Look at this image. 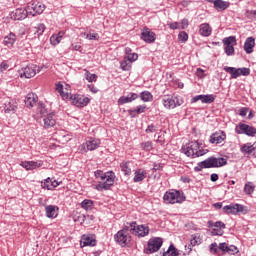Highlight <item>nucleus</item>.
Wrapping results in <instances>:
<instances>
[{"label":"nucleus","mask_w":256,"mask_h":256,"mask_svg":"<svg viewBox=\"0 0 256 256\" xmlns=\"http://www.w3.org/2000/svg\"><path fill=\"white\" fill-rule=\"evenodd\" d=\"M182 153L187 157L195 158V157H203V155L207 153V150L203 149V147L199 145V142L194 141V142H190L186 146H183Z\"/></svg>","instance_id":"f257e3e1"},{"label":"nucleus","mask_w":256,"mask_h":256,"mask_svg":"<svg viewBox=\"0 0 256 256\" xmlns=\"http://www.w3.org/2000/svg\"><path fill=\"white\" fill-rule=\"evenodd\" d=\"M224 165H227V159L225 158H216V157H210L206 160L200 162L197 167H195V171H201L202 169H211V168H217V167H224Z\"/></svg>","instance_id":"f03ea898"},{"label":"nucleus","mask_w":256,"mask_h":256,"mask_svg":"<svg viewBox=\"0 0 256 256\" xmlns=\"http://www.w3.org/2000/svg\"><path fill=\"white\" fill-rule=\"evenodd\" d=\"M219 251H222V253H228V255H237L239 253V248L235 245H230L223 242L217 245L216 242L212 243L210 245V253H213V255H217Z\"/></svg>","instance_id":"7ed1b4c3"},{"label":"nucleus","mask_w":256,"mask_h":256,"mask_svg":"<svg viewBox=\"0 0 256 256\" xmlns=\"http://www.w3.org/2000/svg\"><path fill=\"white\" fill-rule=\"evenodd\" d=\"M115 183V173L106 172V176L102 177L101 180L98 181V184L94 187L96 191H108L111 189Z\"/></svg>","instance_id":"20e7f679"},{"label":"nucleus","mask_w":256,"mask_h":256,"mask_svg":"<svg viewBox=\"0 0 256 256\" xmlns=\"http://www.w3.org/2000/svg\"><path fill=\"white\" fill-rule=\"evenodd\" d=\"M163 199L164 203L175 205V203H183V201H185V196L183 195V192L172 189L164 194Z\"/></svg>","instance_id":"39448f33"},{"label":"nucleus","mask_w":256,"mask_h":256,"mask_svg":"<svg viewBox=\"0 0 256 256\" xmlns=\"http://www.w3.org/2000/svg\"><path fill=\"white\" fill-rule=\"evenodd\" d=\"M131 227L128 225L124 227L122 230H119L115 236L114 239L116 242L119 243V245H122V247H125V245H129L131 243Z\"/></svg>","instance_id":"423d86ee"},{"label":"nucleus","mask_w":256,"mask_h":256,"mask_svg":"<svg viewBox=\"0 0 256 256\" xmlns=\"http://www.w3.org/2000/svg\"><path fill=\"white\" fill-rule=\"evenodd\" d=\"M184 101L180 96H163L162 105L165 109H175V107H181Z\"/></svg>","instance_id":"0eeeda50"},{"label":"nucleus","mask_w":256,"mask_h":256,"mask_svg":"<svg viewBox=\"0 0 256 256\" xmlns=\"http://www.w3.org/2000/svg\"><path fill=\"white\" fill-rule=\"evenodd\" d=\"M130 233L136 235V237H147L149 235V227L145 225H137V222H132L129 224Z\"/></svg>","instance_id":"6e6552de"},{"label":"nucleus","mask_w":256,"mask_h":256,"mask_svg":"<svg viewBox=\"0 0 256 256\" xmlns=\"http://www.w3.org/2000/svg\"><path fill=\"white\" fill-rule=\"evenodd\" d=\"M224 71L229 73L232 79H237V77H241V75L247 77V75L251 73L249 68L224 67Z\"/></svg>","instance_id":"1a4fd4ad"},{"label":"nucleus","mask_w":256,"mask_h":256,"mask_svg":"<svg viewBox=\"0 0 256 256\" xmlns=\"http://www.w3.org/2000/svg\"><path fill=\"white\" fill-rule=\"evenodd\" d=\"M100 145L101 141L99 139L90 138L80 145L79 150L81 153H87V151H95Z\"/></svg>","instance_id":"9d476101"},{"label":"nucleus","mask_w":256,"mask_h":256,"mask_svg":"<svg viewBox=\"0 0 256 256\" xmlns=\"http://www.w3.org/2000/svg\"><path fill=\"white\" fill-rule=\"evenodd\" d=\"M225 45V53L228 56L235 55V45H237V38L235 36H230L223 39Z\"/></svg>","instance_id":"9b49d317"},{"label":"nucleus","mask_w":256,"mask_h":256,"mask_svg":"<svg viewBox=\"0 0 256 256\" xmlns=\"http://www.w3.org/2000/svg\"><path fill=\"white\" fill-rule=\"evenodd\" d=\"M29 15L35 17L36 15H41L45 11V4L41 2H33L27 5Z\"/></svg>","instance_id":"f8f14e48"},{"label":"nucleus","mask_w":256,"mask_h":256,"mask_svg":"<svg viewBox=\"0 0 256 256\" xmlns=\"http://www.w3.org/2000/svg\"><path fill=\"white\" fill-rule=\"evenodd\" d=\"M69 99H71L72 104H74L75 107H87V105H89V102L91 101L89 98L81 96L79 94H70Z\"/></svg>","instance_id":"ddd939ff"},{"label":"nucleus","mask_w":256,"mask_h":256,"mask_svg":"<svg viewBox=\"0 0 256 256\" xmlns=\"http://www.w3.org/2000/svg\"><path fill=\"white\" fill-rule=\"evenodd\" d=\"M235 131L238 135L245 133V135H248V137H255L256 135V129L247 124H239L236 126Z\"/></svg>","instance_id":"4468645a"},{"label":"nucleus","mask_w":256,"mask_h":256,"mask_svg":"<svg viewBox=\"0 0 256 256\" xmlns=\"http://www.w3.org/2000/svg\"><path fill=\"white\" fill-rule=\"evenodd\" d=\"M162 245H163V239L161 238L150 239L148 241L146 253H156V251H159V249H161Z\"/></svg>","instance_id":"2eb2a0df"},{"label":"nucleus","mask_w":256,"mask_h":256,"mask_svg":"<svg viewBox=\"0 0 256 256\" xmlns=\"http://www.w3.org/2000/svg\"><path fill=\"white\" fill-rule=\"evenodd\" d=\"M35 75H37V65L35 64H29L20 71L21 78L31 79V77H35Z\"/></svg>","instance_id":"dca6fc26"},{"label":"nucleus","mask_w":256,"mask_h":256,"mask_svg":"<svg viewBox=\"0 0 256 256\" xmlns=\"http://www.w3.org/2000/svg\"><path fill=\"white\" fill-rule=\"evenodd\" d=\"M29 15L28 8H18L14 12L10 14L11 19L14 21H23V19H27V16Z\"/></svg>","instance_id":"f3484780"},{"label":"nucleus","mask_w":256,"mask_h":256,"mask_svg":"<svg viewBox=\"0 0 256 256\" xmlns=\"http://www.w3.org/2000/svg\"><path fill=\"white\" fill-rule=\"evenodd\" d=\"M224 213H231L232 215H237V213H243L245 207L240 204H230L223 207Z\"/></svg>","instance_id":"a211bd4d"},{"label":"nucleus","mask_w":256,"mask_h":256,"mask_svg":"<svg viewBox=\"0 0 256 256\" xmlns=\"http://www.w3.org/2000/svg\"><path fill=\"white\" fill-rule=\"evenodd\" d=\"M56 123L57 121L55 120L54 114H47L42 122L40 121V125L43 129H51V127H55Z\"/></svg>","instance_id":"6ab92c4d"},{"label":"nucleus","mask_w":256,"mask_h":256,"mask_svg":"<svg viewBox=\"0 0 256 256\" xmlns=\"http://www.w3.org/2000/svg\"><path fill=\"white\" fill-rule=\"evenodd\" d=\"M197 101H201V103L209 105L215 101V96L213 94L197 95L192 98L191 103H197Z\"/></svg>","instance_id":"aec40b11"},{"label":"nucleus","mask_w":256,"mask_h":256,"mask_svg":"<svg viewBox=\"0 0 256 256\" xmlns=\"http://www.w3.org/2000/svg\"><path fill=\"white\" fill-rule=\"evenodd\" d=\"M141 39L145 41V43H155V34L149 28H144L141 33Z\"/></svg>","instance_id":"412c9836"},{"label":"nucleus","mask_w":256,"mask_h":256,"mask_svg":"<svg viewBox=\"0 0 256 256\" xmlns=\"http://www.w3.org/2000/svg\"><path fill=\"white\" fill-rule=\"evenodd\" d=\"M227 139V135L223 131L215 132L210 136V143H216V145H219L220 143H223Z\"/></svg>","instance_id":"4be33fe9"},{"label":"nucleus","mask_w":256,"mask_h":256,"mask_svg":"<svg viewBox=\"0 0 256 256\" xmlns=\"http://www.w3.org/2000/svg\"><path fill=\"white\" fill-rule=\"evenodd\" d=\"M80 245H83V247H95L97 240L91 235H83L80 240Z\"/></svg>","instance_id":"5701e85b"},{"label":"nucleus","mask_w":256,"mask_h":256,"mask_svg":"<svg viewBox=\"0 0 256 256\" xmlns=\"http://www.w3.org/2000/svg\"><path fill=\"white\" fill-rule=\"evenodd\" d=\"M4 111L5 113H14V111H17V100H6L4 103Z\"/></svg>","instance_id":"b1692460"},{"label":"nucleus","mask_w":256,"mask_h":256,"mask_svg":"<svg viewBox=\"0 0 256 256\" xmlns=\"http://www.w3.org/2000/svg\"><path fill=\"white\" fill-rule=\"evenodd\" d=\"M38 97L37 95H35L34 93H29L26 96V99L24 100V103L26 105V107H35V105H37V101H38Z\"/></svg>","instance_id":"393cba45"},{"label":"nucleus","mask_w":256,"mask_h":256,"mask_svg":"<svg viewBox=\"0 0 256 256\" xmlns=\"http://www.w3.org/2000/svg\"><path fill=\"white\" fill-rule=\"evenodd\" d=\"M139 95L137 93H130L127 96H122L118 99V105H125V103H131L137 99Z\"/></svg>","instance_id":"a878e982"},{"label":"nucleus","mask_w":256,"mask_h":256,"mask_svg":"<svg viewBox=\"0 0 256 256\" xmlns=\"http://www.w3.org/2000/svg\"><path fill=\"white\" fill-rule=\"evenodd\" d=\"M147 178V171L143 169H138L134 173L133 181L134 183H141V181L145 180Z\"/></svg>","instance_id":"bb28decb"},{"label":"nucleus","mask_w":256,"mask_h":256,"mask_svg":"<svg viewBox=\"0 0 256 256\" xmlns=\"http://www.w3.org/2000/svg\"><path fill=\"white\" fill-rule=\"evenodd\" d=\"M21 167L26 169V171H33V169H39V167H41V163L35 161H27L22 162Z\"/></svg>","instance_id":"cd10ccee"},{"label":"nucleus","mask_w":256,"mask_h":256,"mask_svg":"<svg viewBox=\"0 0 256 256\" xmlns=\"http://www.w3.org/2000/svg\"><path fill=\"white\" fill-rule=\"evenodd\" d=\"M45 211H46V216L49 219H55V217H57V211H59V207L49 205L45 207Z\"/></svg>","instance_id":"c85d7f7f"},{"label":"nucleus","mask_w":256,"mask_h":256,"mask_svg":"<svg viewBox=\"0 0 256 256\" xmlns=\"http://www.w3.org/2000/svg\"><path fill=\"white\" fill-rule=\"evenodd\" d=\"M56 91L59 93L63 100L69 99V97H71V92L65 91V86H63L61 83L56 84Z\"/></svg>","instance_id":"c756f323"},{"label":"nucleus","mask_w":256,"mask_h":256,"mask_svg":"<svg viewBox=\"0 0 256 256\" xmlns=\"http://www.w3.org/2000/svg\"><path fill=\"white\" fill-rule=\"evenodd\" d=\"M253 47H255V38L253 37L247 38L244 43V51L247 54H251V52L253 51Z\"/></svg>","instance_id":"7c9ffc66"},{"label":"nucleus","mask_w":256,"mask_h":256,"mask_svg":"<svg viewBox=\"0 0 256 256\" xmlns=\"http://www.w3.org/2000/svg\"><path fill=\"white\" fill-rule=\"evenodd\" d=\"M230 3L223 0H215L214 1V9L216 11H225V9H229Z\"/></svg>","instance_id":"2f4dec72"},{"label":"nucleus","mask_w":256,"mask_h":256,"mask_svg":"<svg viewBox=\"0 0 256 256\" xmlns=\"http://www.w3.org/2000/svg\"><path fill=\"white\" fill-rule=\"evenodd\" d=\"M15 41H17V36L15 33L10 32L7 36L4 37V45L6 47H12L15 45Z\"/></svg>","instance_id":"473e14b6"},{"label":"nucleus","mask_w":256,"mask_h":256,"mask_svg":"<svg viewBox=\"0 0 256 256\" xmlns=\"http://www.w3.org/2000/svg\"><path fill=\"white\" fill-rule=\"evenodd\" d=\"M199 33L202 35V37H209L212 33L211 26L207 23H203L199 27Z\"/></svg>","instance_id":"72a5a7b5"},{"label":"nucleus","mask_w":256,"mask_h":256,"mask_svg":"<svg viewBox=\"0 0 256 256\" xmlns=\"http://www.w3.org/2000/svg\"><path fill=\"white\" fill-rule=\"evenodd\" d=\"M63 35H65L64 32H59L58 34L52 35L50 37L51 45H59L61 43V40L63 39Z\"/></svg>","instance_id":"f704fd0d"},{"label":"nucleus","mask_w":256,"mask_h":256,"mask_svg":"<svg viewBox=\"0 0 256 256\" xmlns=\"http://www.w3.org/2000/svg\"><path fill=\"white\" fill-rule=\"evenodd\" d=\"M179 253H177V249L175 246L170 245L167 251H164L163 253L160 252L158 256H178Z\"/></svg>","instance_id":"c9c22d12"},{"label":"nucleus","mask_w":256,"mask_h":256,"mask_svg":"<svg viewBox=\"0 0 256 256\" xmlns=\"http://www.w3.org/2000/svg\"><path fill=\"white\" fill-rule=\"evenodd\" d=\"M131 162H122L120 164L121 171L124 175H131Z\"/></svg>","instance_id":"e433bc0d"},{"label":"nucleus","mask_w":256,"mask_h":256,"mask_svg":"<svg viewBox=\"0 0 256 256\" xmlns=\"http://www.w3.org/2000/svg\"><path fill=\"white\" fill-rule=\"evenodd\" d=\"M37 115H39L40 117H47V115H49L47 110L45 109V104L38 103Z\"/></svg>","instance_id":"4c0bfd02"},{"label":"nucleus","mask_w":256,"mask_h":256,"mask_svg":"<svg viewBox=\"0 0 256 256\" xmlns=\"http://www.w3.org/2000/svg\"><path fill=\"white\" fill-rule=\"evenodd\" d=\"M142 101L145 103H149V101H153V95L149 91H144L140 95Z\"/></svg>","instance_id":"58836bf2"},{"label":"nucleus","mask_w":256,"mask_h":256,"mask_svg":"<svg viewBox=\"0 0 256 256\" xmlns=\"http://www.w3.org/2000/svg\"><path fill=\"white\" fill-rule=\"evenodd\" d=\"M255 191V185L252 182H247L244 186V193L251 195Z\"/></svg>","instance_id":"ea45409f"},{"label":"nucleus","mask_w":256,"mask_h":256,"mask_svg":"<svg viewBox=\"0 0 256 256\" xmlns=\"http://www.w3.org/2000/svg\"><path fill=\"white\" fill-rule=\"evenodd\" d=\"M251 146H252L251 143H246L241 146L240 151H242L245 155H252Z\"/></svg>","instance_id":"a19ab883"},{"label":"nucleus","mask_w":256,"mask_h":256,"mask_svg":"<svg viewBox=\"0 0 256 256\" xmlns=\"http://www.w3.org/2000/svg\"><path fill=\"white\" fill-rule=\"evenodd\" d=\"M85 79L89 83H95V81H97V75L90 73L88 70H85Z\"/></svg>","instance_id":"79ce46f5"},{"label":"nucleus","mask_w":256,"mask_h":256,"mask_svg":"<svg viewBox=\"0 0 256 256\" xmlns=\"http://www.w3.org/2000/svg\"><path fill=\"white\" fill-rule=\"evenodd\" d=\"M131 63L127 58L124 57V60L121 62L120 67L122 71H129L131 69Z\"/></svg>","instance_id":"37998d69"},{"label":"nucleus","mask_w":256,"mask_h":256,"mask_svg":"<svg viewBox=\"0 0 256 256\" xmlns=\"http://www.w3.org/2000/svg\"><path fill=\"white\" fill-rule=\"evenodd\" d=\"M145 109H147L146 105L137 106L134 110H129L130 115H133V113H137L138 115H141V113H145Z\"/></svg>","instance_id":"c03bdc74"},{"label":"nucleus","mask_w":256,"mask_h":256,"mask_svg":"<svg viewBox=\"0 0 256 256\" xmlns=\"http://www.w3.org/2000/svg\"><path fill=\"white\" fill-rule=\"evenodd\" d=\"M81 207H82V209H85L86 211H89V210L93 209V201L85 199L81 203Z\"/></svg>","instance_id":"a18cd8bd"},{"label":"nucleus","mask_w":256,"mask_h":256,"mask_svg":"<svg viewBox=\"0 0 256 256\" xmlns=\"http://www.w3.org/2000/svg\"><path fill=\"white\" fill-rule=\"evenodd\" d=\"M178 39H179V41H181V43H186V41L189 40V34H187V32H185V31H181L178 34Z\"/></svg>","instance_id":"49530a36"},{"label":"nucleus","mask_w":256,"mask_h":256,"mask_svg":"<svg viewBox=\"0 0 256 256\" xmlns=\"http://www.w3.org/2000/svg\"><path fill=\"white\" fill-rule=\"evenodd\" d=\"M55 187H59V182H57L56 180H52L51 184H44V189H47L48 191H53Z\"/></svg>","instance_id":"de8ad7c7"},{"label":"nucleus","mask_w":256,"mask_h":256,"mask_svg":"<svg viewBox=\"0 0 256 256\" xmlns=\"http://www.w3.org/2000/svg\"><path fill=\"white\" fill-rule=\"evenodd\" d=\"M43 33H45V24H38L36 27L35 35L40 37V35H43Z\"/></svg>","instance_id":"09e8293b"},{"label":"nucleus","mask_w":256,"mask_h":256,"mask_svg":"<svg viewBox=\"0 0 256 256\" xmlns=\"http://www.w3.org/2000/svg\"><path fill=\"white\" fill-rule=\"evenodd\" d=\"M141 147L143 151H151L153 149V143L151 141L143 142Z\"/></svg>","instance_id":"8fccbe9b"},{"label":"nucleus","mask_w":256,"mask_h":256,"mask_svg":"<svg viewBox=\"0 0 256 256\" xmlns=\"http://www.w3.org/2000/svg\"><path fill=\"white\" fill-rule=\"evenodd\" d=\"M125 58L128 59L130 62L135 63V61L139 59V55L133 52L132 54H128V56H125Z\"/></svg>","instance_id":"3c124183"},{"label":"nucleus","mask_w":256,"mask_h":256,"mask_svg":"<svg viewBox=\"0 0 256 256\" xmlns=\"http://www.w3.org/2000/svg\"><path fill=\"white\" fill-rule=\"evenodd\" d=\"M86 35V39H89V41H97L99 39V34L93 33V34H84Z\"/></svg>","instance_id":"603ef678"},{"label":"nucleus","mask_w":256,"mask_h":256,"mask_svg":"<svg viewBox=\"0 0 256 256\" xmlns=\"http://www.w3.org/2000/svg\"><path fill=\"white\" fill-rule=\"evenodd\" d=\"M7 69H9V63H7V61H3L0 64V73H5V71H7Z\"/></svg>","instance_id":"864d4df0"},{"label":"nucleus","mask_w":256,"mask_h":256,"mask_svg":"<svg viewBox=\"0 0 256 256\" xmlns=\"http://www.w3.org/2000/svg\"><path fill=\"white\" fill-rule=\"evenodd\" d=\"M107 175V172H103V171H101V170H97L96 172H95V177H96V179H100V181L103 179V177H105Z\"/></svg>","instance_id":"5fc2aeb1"},{"label":"nucleus","mask_w":256,"mask_h":256,"mask_svg":"<svg viewBox=\"0 0 256 256\" xmlns=\"http://www.w3.org/2000/svg\"><path fill=\"white\" fill-rule=\"evenodd\" d=\"M246 16L249 19H255L256 18V10H248V11H246Z\"/></svg>","instance_id":"6e6d98bb"},{"label":"nucleus","mask_w":256,"mask_h":256,"mask_svg":"<svg viewBox=\"0 0 256 256\" xmlns=\"http://www.w3.org/2000/svg\"><path fill=\"white\" fill-rule=\"evenodd\" d=\"M223 233H224V231L219 228H213L211 231V234L213 236H217V235L221 236V235H223Z\"/></svg>","instance_id":"4d7b16f0"},{"label":"nucleus","mask_w":256,"mask_h":256,"mask_svg":"<svg viewBox=\"0 0 256 256\" xmlns=\"http://www.w3.org/2000/svg\"><path fill=\"white\" fill-rule=\"evenodd\" d=\"M214 227L215 229H221L223 231V229H225V223L221 221L214 222Z\"/></svg>","instance_id":"13d9d810"},{"label":"nucleus","mask_w":256,"mask_h":256,"mask_svg":"<svg viewBox=\"0 0 256 256\" xmlns=\"http://www.w3.org/2000/svg\"><path fill=\"white\" fill-rule=\"evenodd\" d=\"M70 49H71V51H80L81 50V44L72 43Z\"/></svg>","instance_id":"bf43d9fd"},{"label":"nucleus","mask_w":256,"mask_h":256,"mask_svg":"<svg viewBox=\"0 0 256 256\" xmlns=\"http://www.w3.org/2000/svg\"><path fill=\"white\" fill-rule=\"evenodd\" d=\"M157 127L153 124L148 125V127L146 128V133H155Z\"/></svg>","instance_id":"052dcab7"},{"label":"nucleus","mask_w":256,"mask_h":256,"mask_svg":"<svg viewBox=\"0 0 256 256\" xmlns=\"http://www.w3.org/2000/svg\"><path fill=\"white\" fill-rule=\"evenodd\" d=\"M199 243H201V242L199 241V238H197V237H194V238H192V239L190 240V245H191L192 247H195L196 245H199Z\"/></svg>","instance_id":"680f3d73"},{"label":"nucleus","mask_w":256,"mask_h":256,"mask_svg":"<svg viewBox=\"0 0 256 256\" xmlns=\"http://www.w3.org/2000/svg\"><path fill=\"white\" fill-rule=\"evenodd\" d=\"M88 89L91 91V93H99V89H97V87H95L93 84H88Z\"/></svg>","instance_id":"e2e57ef3"},{"label":"nucleus","mask_w":256,"mask_h":256,"mask_svg":"<svg viewBox=\"0 0 256 256\" xmlns=\"http://www.w3.org/2000/svg\"><path fill=\"white\" fill-rule=\"evenodd\" d=\"M187 27H189V20L183 19L181 21V29H187Z\"/></svg>","instance_id":"0e129e2a"},{"label":"nucleus","mask_w":256,"mask_h":256,"mask_svg":"<svg viewBox=\"0 0 256 256\" xmlns=\"http://www.w3.org/2000/svg\"><path fill=\"white\" fill-rule=\"evenodd\" d=\"M170 29H179V23L178 22H171L168 23Z\"/></svg>","instance_id":"69168bd1"},{"label":"nucleus","mask_w":256,"mask_h":256,"mask_svg":"<svg viewBox=\"0 0 256 256\" xmlns=\"http://www.w3.org/2000/svg\"><path fill=\"white\" fill-rule=\"evenodd\" d=\"M210 180L215 183V181H219V175L218 174H211Z\"/></svg>","instance_id":"338daca9"},{"label":"nucleus","mask_w":256,"mask_h":256,"mask_svg":"<svg viewBox=\"0 0 256 256\" xmlns=\"http://www.w3.org/2000/svg\"><path fill=\"white\" fill-rule=\"evenodd\" d=\"M251 149H252V155H256V142L252 144Z\"/></svg>","instance_id":"774afa93"}]
</instances>
